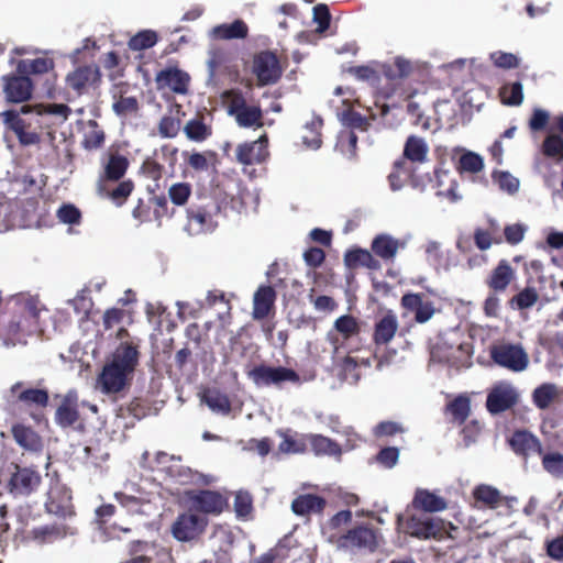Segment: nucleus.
<instances>
[{"instance_id":"e2e57ef3","label":"nucleus","mask_w":563,"mask_h":563,"mask_svg":"<svg viewBox=\"0 0 563 563\" xmlns=\"http://www.w3.org/2000/svg\"><path fill=\"white\" fill-rule=\"evenodd\" d=\"M284 439L278 445V451L284 454H298L307 450L303 439H297L288 434H283Z\"/></svg>"},{"instance_id":"4c0bfd02","label":"nucleus","mask_w":563,"mask_h":563,"mask_svg":"<svg viewBox=\"0 0 563 563\" xmlns=\"http://www.w3.org/2000/svg\"><path fill=\"white\" fill-rule=\"evenodd\" d=\"M68 533V527L64 523H52L34 528L32 537L40 543H52L56 540L63 539Z\"/></svg>"},{"instance_id":"13d9d810","label":"nucleus","mask_w":563,"mask_h":563,"mask_svg":"<svg viewBox=\"0 0 563 563\" xmlns=\"http://www.w3.org/2000/svg\"><path fill=\"white\" fill-rule=\"evenodd\" d=\"M489 59L497 68L501 69H514L520 64V58L517 55L503 51L490 53Z\"/></svg>"},{"instance_id":"2f4dec72","label":"nucleus","mask_w":563,"mask_h":563,"mask_svg":"<svg viewBox=\"0 0 563 563\" xmlns=\"http://www.w3.org/2000/svg\"><path fill=\"white\" fill-rule=\"evenodd\" d=\"M344 264L350 269L366 267L372 271H377L380 268L379 261L376 260L369 251L361 247L349 250L344 254Z\"/></svg>"},{"instance_id":"4468645a","label":"nucleus","mask_w":563,"mask_h":563,"mask_svg":"<svg viewBox=\"0 0 563 563\" xmlns=\"http://www.w3.org/2000/svg\"><path fill=\"white\" fill-rule=\"evenodd\" d=\"M208 520L191 511L181 512L172 525L173 537L180 542L198 539L206 530Z\"/></svg>"},{"instance_id":"b1692460","label":"nucleus","mask_w":563,"mask_h":563,"mask_svg":"<svg viewBox=\"0 0 563 563\" xmlns=\"http://www.w3.org/2000/svg\"><path fill=\"white\" fill-rule=\"evenodd\" d=\"M135 188L132 179L119 180L114 186H110V183L98 184L99 195L110 199L117 207L123 206Z\"/></svg>"},{"instance_id":"423d86ee","label":"nucleus","mask_w":563,"mask_h":563,"mask_svg":"<svg viewBox=\"0 0 563 563\" xmlns=\"http://www.w3.org/2000/svg\"><path fill=\"white\" fill-rule=\"evenodd\" d=\"M335 332L328 333V340L333 349V357L336 358L342 352H352L357 346L351 347L353 341H358L361 325L358 320L352 314L339 317L333 324Z\"/></svg>"},{"instance_id":"4be33fe9","label":"nucleus","mask_w":563,"mask_h":563,"mask_svg":"<svg viewBox=\"0 0 563 563\" xmlns=\"http://www.w3.org/2000/svg\"><path fill=\"white\" fill-rule=\"evenodd\" d=\"M79 420L78 397L75 391L67 393L55 412V422L62 428L73 427Z\"/></svg>"},{"instance_id":"aec40b11","label":"nucleus","mask_w":563,"mask_h":563,"mask_svg":"<svg viewBox=\"0 0 563 563\" xmlns=\"http://www.w3.org/2000/svg\"><path fill=\"white\" fill-rule=\"evenodd\" d=\"M3 92L7 101L21 103L32 97L33 82L29 76H24L23 74L20 76H8L4 78Z\"/></svg>"},{"instance_id":"a19ab883","label":"nucleus","mask_w":563,"mask_h":563,"mask_svg":"<svg viewBox=\"0 0 563 563\" xmlns=\"http://www.w3.org/2000/svg\"><path fill=\"white\" fill-rule=\"evenodd\" d=\"M428 151L423 139L410 135L404 146V157L412 163H423L427 159Z\"/></svg>"},{"instance_id":"5701e85b","label":"nucleus","mask_w":563,"mask_h":563,"mask_svg":"<svg viewBox=\"0 0 563 563\" xmlns=\"http://www.w3.org/2000/svg\"><path fill=\"white\" fill-rule=\"evenodd\" d=\"M130 162L128 157L119 153H110L103 172L99 176L98 184L118 183L128 172Z\"/></svg>"},{"instance_id":"774afa93","label":"nucleus","mask_w":563,"mask_h":563,"mask_svg":"<svg viewBox=\"0 0 563 563\" xmlns=\"http://www.w3.org/2000/svg\"><path fill=\"white\" fill-rule=\"evenodd\" d=\"M140 172L152 180H158L163 176L164 167L157 162V159L148 156L143 161Z\"/></svg>"},{"instance_id":"c03bdc74","label":"nucleus","mask_w":563,"mask_h":563,"mask_svg":"<svg viewBox=\"0 0 563 563\" xmlns=\"http://www.w3.org/2000/svg\"><path fill=\"white\" fill-rule=\"evenodd\" d=\"M339 369L338 377L341 382H345L350 385H355L361 378V369L357 361L346 355L339 363H336Z\"/></svg>"},{"instance_id":"7ed1b4c3","label":"nucleus","mask_w":563,"mask_h":563,"mask_svg":"<svg viewBox=\"0 0 563 563\" xmlns=\"http://www.w3.org/2000/svg\"><path fill=\"white\" fill-rule=\"evenodd\" d=\"M402 531L418 540H437L443 541L445 539H455L452 531H457L459 528L452 522L445 521L437 517H427L411 515L402 523Z\"/></svg>"},{"instance_id":"052dcab7","label":"nucleus","mask_w":563,"mask_h":563,"mask_svg":"<svg viewBox=\"0 0 563 563\" xmlns=\"http://www.w3.org/2000/svg\"><path fill=\"white\" fill-rule=\"evenodd\" d=\"M181 129V121L179 118L172 115H164L158 123V133L162 137L174 139L178 135Z\"/></svg>"},{"instance_id":"f8f14e48","label":"nucleus","mask_w":563,"mask_h":563,"mask_svg":"<svg viewBox=\"0 0 563 563\" xmlns=\"http://www.w3.org/2000/svg\"><path fill=\"white\" fill-rule=\"evenodd\" d=\"M249 378L258 387L262 386H277L280 387L284 383H291L295 385L301 384L299 374L289 367L284 366H268L260 364L254 366L249 373Z\"/></svg>"},{"instance_id":"ddd939ff","label":"nucleus","mask_w":563,"mask_h":563,"mask_svg":"<svg viewBox=\"0 0 563 563\" xmlns=\"http://www.w3.org/2000/svg\"><path fill=\"white\" fill-rule=\"evenodd\" d=\"M185 496L192 510L205 515L218 516L229 506L228 497L218 490H187Z\"/></svg>"},{"instance_id":"72a5a7b5","label":"nucleus","mask_w":563,"mask_h":563,"mask_svg":"<svg viewBox=\"0 0 563 563\" xmlns=\"http://www.w3.org/2000/svg\"><path fill=\"white\" fill-rule=\"evenodd\" d=\"M188 140L197 143L205 142L212 135V126L205 122L203 115H196L184 126Z\"/></svg>"},{"instance_id":"9b49d317","label":"nucleus","mask_w":563,"mask_h":563,"mask_svg":"<svg viewBox=\"0 0 563 563\" xmlns=\"http://www.w3.org/2000/svg\"><path fill=\"white\" fill-rule=\"evenodd\" d=\"M489 356L496 365L516 373L525 371L529 365V356L520 344H493L489 347Z\"/></svg>"},{"instance_id":"7c9ffc66","label":"nucleus","mask_w":563,"mask_h":563,"mask_svg":"<svg viewBox=\"0 0 563 563\" xmlns=\"http://www.w3.org/2000/svg\"><path fill=\"white\" fill-rule=\"evenodd\" d=\"M276 299V291L272 286H261L254 294L253 300V317L255 319L266 318Z\"/></svg>"},{"instance_id":"0eeeda50","label":"nucleus","mask_w":563,"mask_h":563,"mask_svg":"<svg viewBox=\"0 0 563 563\" xmlns=\"http://www.w3.org/2000/svg\"><path fill=\"white\" fill-rule=\"evenodd\" d=\"M44 506L48 514L62 519L70 518L76 514L71 490L60 481L56 473L49 478Z\"/></svg>"},{"instance_id":"c85d7f7f","label":"nucleus","mask_w":563,"mask_h":563,"mask_svg":"<svg viewBox=\"0 0 563 563\" xmlns=\"http://www.w3.org/2000/svg\"><path fill=\"white\" fill-rule=\"evenodd\" d=\"M14 441L23 449L38 452L43 449L42 438L31 427L15 423L11 429Z\"/></svg>"},{"instance_id":"cd10ccee","label":"nucleus","mask_w":563,"mask_h":563,"mask_svg":"<svg viewBox=\"0 0 563 563\" xmlns=\"http://www.w3.org/2000/svg\"><path fill=\"white\" fill-rule=\"evenodd\" d=\"M411 505L416 510L430 514L443 511L448 507V503L443 497L423 488L416 490Z\"/></svg>"},{"instance_id":"412c9836","label":"nucleus","mask_w":563,"mask_h":563,"mask_svg":"<svg viewBox=\"0 0 563 563\" xmlns=\"http://www.w3.org/2000/svg\"><path fill=\"white\" fill-rule=\"evenodd\" d=\"M155 81L158 88L167 87L175 93L184 95L188 91L190 77L177 67H167L156 74Z\"/></svg>"},{"instance_id":"69168bd1","label":"nucleus","mask_w":563,"mask_h":563,"mask_svg":"<svg viewBox=\"0 0 563 563\" xmlns=\"http://www.w3.org/2000/svg\"><path fill=\"white\" fill-rule=\"evenodd\" d=\"M40 114H48L54 115L60 120V122H65L71 113V109L64 103H46L38 106Z\"/></svg>"},{"instance_id":"6e6552de","label":"nucleus","mask_w":563,"mask_h":563,"mask_svg":"<svg viewBox=\"0 0 563 563\" xmlns=\"http://www.w3.org/2000/svg\"><path fill=\"white\" fill-rule=\"evenodd\" d=\"M382 534L379 530L369 523L358 525L339 537V549L347 551L374 552L379 545Z\"/></svg>"},{"instance_id":"f3484780","label":"nucleus","mask_w":563,"mask_h":563,"mask_svg":"<svg viewBox=\"0 0 563 563\" xmlns=\"http://www.w3.org/2000/svg\"><path fill=\"white\" fill-rule=\"evenodd\" d=\"M267 145L266 134L261 135L256 141L241 143L235 148V158L242 165L262 164L269 155Z\"/></svg>"},{"instance_id":"ea45409f","label":"nucleus","mask_w":563,"mask_h":563,"mask_svg":"<svg viewBox=\"0 0 563 563\" xmlns=\"http://www.w3.org/2000/svg\"><path fill=\"white\" fill-rule=\"evenodd\" d=\"M382 70L388 80L408 78L413 71L412 63L401 56H397L391 64H383Z\"/></svg>"},{"instance_id":"39448f33","label":"nucleus","mask_w":563,"mask_h":563,"mask_svg":"<svg viewBox=\"0 0 563 563\" xmlns=\"http://www.w3.org/2000/svg\"><path fill=\"white\" fill-rule=\"evenodd\" d=\"M8 402L13 407L24 408L33 419L36 411L48 406L49 394L46 388L27 386L24 382H16L8 391Z\"/></svg>"},{"instance_id":"20e7f679","label":"nucleus","mask_w":563,"mask_h":563,"mask_svg":"<svg viewBox=\"0 0 563 563\" xmlns=\"http://www.w3.org/2000/svg\"><path fill=\"white\" fill-rule=\"evenodd\" d=\"M229 115L235 119L240 128H262L264 114L260 104H247L240 89H229L222 95Z\"/></svg>"},{"instance_id":"0e129e2a","label":"nucleus","mask_w":563,"mask_h":563,"mask_svg":"<svg viewBox=\"0 0 563 563\" xmlns=\"http://www.w3.org/2000/svg\"><path fill=\"white\" fill-rule=\"evenodd\" d=\"M311 446L317 454H335L340 452L338 443L323 435L312 437Z\"/></svg>"},{"instance_id":"5fc2aeb1","label":"nucleus","mask_w":563,"mask_h":563,"mask_svg":"<svg viewBox=\"0 0 563 563\" xmlns=\"http://www.w3.org/2000/svg\"><path fill=\"white\" fill-rule=\"evenodd\" d=\"M539 299L538 291L533 287H526L521 291H519L517 295H515L509 303L511 307H515L519 310H525L528 308H531L537 303Z\"/></svg>"},{"instance_id":"680f3d73","label":"nucleus","mask_w":563,"mask_h":563,"mask_svg":"<svg viewBox=\"0 0 563 563\" xmlns=\"http://www.w3.org/2000/svg\"><path fill=\"white\" fill-rule=\"evenodd\" d=\"M431 358L439 363L454 365L455 350L452 346H448L445 342L437 343L431 350Z\"/></svg>"},{"instance_id":"4d7b16f0","label":"nucleus","mask_w":563,"mask_h":563,"mask_svg":"<svg viewBox=\"0 0 563 563\" xmlns=\"http://www.w3.org/2000/svg\"><path fill=\"white\" fill-rule=\"evenodd\" d=\"M57 219L64 223L69 225H78L81 222V211L73 203H63L57 212Z\"/></svg>"},{"instance_id":"58836bf2","label":"nucleus","mask_w":563,"mask_h":563,"mask_svg":"<svg viewBox=\"0 0 563 563\" xmlns=\"http://www.w3.org/2000/svg\"><path fill=\"white\" fill-rule=\"evenodd\" d=\"M249 27L243 20H235L232 23L220 24L212 29V35L219 40L245 38Z\"/></svg>"},{"instance_id":"e433bc0d","label":"nucleus","mask_w":563,"mask_h":563,"mask_svg":"<svg viewBox=\"0 0 563 563\" xmlns=\"http://www.w3.org/2000/svg\"><path fill=\"white\" fill-rule=\"evenodd\" d=\"M473 498L476 504H481L490 509L499 507L504 500V497L497 488L486 484L477 485L473 489Z\"/></svg>"},{"instance_id":"c9c22d12","label":"nucleus","mask_w":563,"mask_h":563,"mask_svg":"<svg viewBox=\"0 0 563 563\" xmlns=\"http://www.w3.org/2000/svg\"><path fill=\"white\" fill-rule=\"evenodd\" d=\"M445 413L450 421L457 426L463 424L471 413V400L466 396H457L445 406Z\"/></svg>"},{"instance_id":"a878e982","label":"nucleus","mask_w":563,"mask_h":563,"mask_svg":"<svg viewBox=\"0 0 563 563\" xmlns=\"http://www.w3.org/2000/svg\"><path fill=\"white\" fill-rule=\"evenodd\" d=\"M399 323L393 311L385 313L374 325L373 342L376 346L388 344L395 336Z\"/></svg>"},{"instance_id":"bb28decb","label":"nucleus","mask_w":563,"mask_h":563,"mask_svg":"<svg viewBox=\"0 0 563 563\" xmlns=\"http://www.w3.org/2000/svg\"><path fill=\"white\" fill-rule=\"evenodd\" d=\"M512 450L520 455L527 456L529 454L542 455L543 446L540 440L532 433L526 430L516 431L510 441Z\"/></svg>"},{"instance_id":"09e8293b","label":"nucleus","mask_w":563,"mask_h":563,"mask_svg":"<svg viewBox=\"0 0 563 563\" xmlns=\"http://www.w3.org/2000/svg\"><path fill=\"white\" fill-rule=\"evenodd\" d=\"M104 139V131L99 123L96 120H89L87 131L84 134L82 146L89 151L100 148L103 146Z\"/></svg>"},{"instance_id":"bf43d9fd","label":"nucleus","mask_w":563,"mask_h":563,"mask_svg":"<svg viewBox=\"0 0 563 563\" xmlns=\"http://www.w3.org/2000/svg\"><path fill=\"white\" fill-rule=\"evenodd\" d=\"M191 185L189 183H176L168 189V197L176 206H184L191 196Z\"/></svg>"},{"instance_id":"c756f323","label":"nucleus","mask_w":563,"mask_h":563,"mask_svg":"<svg viewBox=\"0 0 563 563\" xmlns=\"http://www.w3.org/2000/svg\"><path fill=\"white\" fill-rule=\"evenodd\" d=\"M327 506V500L314 494H303L296 497L291 503V510L297 516L321 514Z\"/></svg>"},{"instance_id":"f257e3e1","label":"nucleus","mask_w":563,"mask_h":563,"mask_svg":"<svg viewBox=\"0 0 563 563\" xmlns=\"http://www.w3.org/2000/svg\"><path fill=\"white\" fill-rule=\"evenodd\" d=\"M139 361V346L133 342H121L97 378L101 391L108 395L122 391L129 385Z\"/></svg>"},{"instance_id":"49530a36","label":"nucleus","mask_w":563,"mask_h":563,"mask_svg":"<svg viewBox=\"0 0 563 563\" xmlns=\"http://www.w3.org/2000/svg\"><path fill=\"white\" fill-rule=\"evenodd\" d=\"M206 405L216 412L228 415L231 411V401L229 397L218 389H208L202 395Z\"/></svg>"},{"instance_id":"864d4df0","label":"nucleus","mask_w":563,"mask_h":563,"mask_svg":"<svg viewBox=\"0 0 563 563\" xmlns=\"http://www.w3.org/2000/svg\"><path fill=\"white\" fill-rule=\"evenodd\" d=\"M113 98L112 110L119 117L136 113L140 109L139 101L135 97H124L122 91H120V96L117 97V95H114Z\"/></svg>"},{"instance_id":"f704fd0d","label":"nucleus","mask_w":563,"mask_h":563,"mask_svg":"<svg viewBox=\"0 0 563 563\" xmlns=\"http://www.w3.org/2000/svg\"><path fill=\"white\" fill-rule=\"evenodd\" d=\"M438 195L445 196L451 202H456L460 196L456 192L457 181L452 177L451 172L442 167L434 170Z\"/></svg>"},{"instance_id":"f03ea898","label":"nucleus","mask_w":563,"mask_h":563,"mask_svg":"<svg viewBox=\"0 0 563 563\" xmlns=\"http://www.w3.org/2000/svg\"><path fill=\"white\" fill-rule=\"evenodd\" d=\"M20 310L11 320L0 328V344L7 349L26 345L27 338L38 330L40 311L32 298L18 296L14 298Z\"/></svg>"},{"instance_id":"603ef678","label":"nucleus","mask_w":563,"mask_h":563,"mask_svg":"<svg viewBox=\"0 0 563 563\" xmlns=\"http://www.w3.org/2000/svg\"><path fill=\"white\" fill-rule=\"evenodd\" d=\"M484 168V162L481 155L474 152H466L461 155L456 169L459 173L477 174Z\"/></svg>"},{"instance_id":"37998d69","label":"nucleus","mask_w":563,"mask_h":563,"mask_svg":"<svg viewBox=\"0 0 563 563\" xmlns=\"http://www.w3.org/2000/svg\"><path fill=\"white\" fill-rule=\"evenodd\" d=\"M188 229L194 234H199L211 229L212 217L202 208L188 209Z\"/></svg>"},{"instance_id":"338daca9","label":"nucleus","mask_w":563,"mask_h":563,"mask_svg":"<svg viewBox=\"0 0 563 563\" xmlns=\"http://www.w3.org/2000/svg\"><path fill=\"white\" fill-rule=\"evenodd\" d=\"M410 170L405 159H398L394 163V170L389 174L388 179L394 190L400 189L404 185L402 176H409Z\"/></svg>"},{"instance_id":"de8ad7c7","label":"nucleus","mask_w":563,"mask_h":563,"mask_svg":"<svg viewBox=\"0 0 563 563\" xmlns=\"http://www.w3.org/2000/svg\"><path fill=\"white\" fill-rule=\"evenodd\" d=\"M499 98L506 106L518 107L523 101V87L520 81L506 82L499 88Z\"/></svg>"},{"instance_id":"a211bd4d","label":"nucleus","mask_w":563,"mask_h":563,"mask_svg":"<svg viewBox=\"0 0 563 563\" xmlns=\"http://www.w3.org/2000/svg\"><path fill=\"white\" fill-rule=\"evenodd\" d=\"M389 112V106L385 102L380 103L375 101L374 107L367 108L368 117L362 115L354 110H346L342 113V122L347 128L360 131H367L371 125V120H376L378 117H385Z\"/></svg>"},{"instance_id":"1a4fd4ad","label":"nucleus","mask_w":563,"mask_h":563,"mask_svg":"<svg viewBox=\"0 0 563 563\" xmlns=\"http://www.w3.org/2000/svg\"><path fill=\"white\" fill-rule=\"evenodd\" d=\"M251 71L256 77L258 87L277 84L284 73V67L276 52L265 49L253 55Z\"/></svg>"},{"instance_id":"dca6fc26","label":"nucleus","mask_w":563,"mask_h":563,"mask_svg":"<svg viewBox=\"0 0 563 563\" xmlns=\"http://www.w3.org/2000/svg\"><path fill=\"white\" fill-rule=\"evenodd\" d=\"M400 306L407 312L413 313L417 323L428 322L435 313L434 302L423 292L404 294Z\"/></svg>"},{"instance_id":"6ab92c4d","label":"nucleus","mask_w":563,"mask_h":563,"mask_svg":"<svg viewBox=\"0 0 563 563\" xmlns=\"http://www.w3.org/2000/svg\"><path fill=\"white\" fill-rule=\"evenodd\" d=\"M518 401V394L509 385H497L487 395L486 408L490 413H500L511 407Z\"/></svg>"},{"instance_id":"473e14b6","label":"nucleus","mask_w":563,"mask_h":563,"mask_svg":"<svg viewBox=\"0 0 563 563\" xmlns=\"http://www.w3.org/2000/svg\"><path fill=\"white\" fill-rule=\"evenodd\" d=\"M400 243L388 234H378L371 244L372 252L384 261H393Z\"/></svg>"},{"instance_id":"a18cd8bd","label":"nucleus","mask_w":563,"mask_h":563,"mask_svg":"<svg viewBox=\"0 0 563 563\" xmlns=\"http://www.w3.org/2000/svg\"><path fill=\"white\" fill-rule=\"evenodd\" d=\"M558 396L559 391L556 386L551 383H544L533 390L532 401L537 408L545 410L558 398Z\"/></svg>"},{"instance_id":"79ce46f5","label":"nucleus","mask_w":563,"mask_h":563,"mask_svg":"<svg viewBox=\"0 0 563 563\" xmlns=\"http://www.w3.org/2000/svg\"><path fill=\"white\" fill-rule=\"evenodd\" d=\"M55 63L52 58L37 57L35 59H22L18 64V71L27 75H42L54 69Z\"/></svg>"},{"instance_id":"393cba45","label":"nucleus","mask_w":563,"mask_h":563,"mask_svg":"<svg viewBox=\"0 0 563 563\" xmlns=\"http://www.w3.org/2000/svg\"><path fill=\"white\" fill-rule=\"evenodd\" d=\"M516 278V272L508 261L500 260L497 266L492 271L486 280V285L494 292H504Z\"/></svg>"},{"instance_id":"3c124183","label":"nucleus","mask_w":563,"mask_h":563,"mask_svg":"<svg viewBox=\"0 0 563 563\" xmlns=\"http://www.w3.org/2000/svg\"><path fill=\"white\" fill-rule=\"evenodd\" d=\"M544 156L563 162V137L559 134H549L542 143Z\"/></svg>"},{"instance_id":"8fccbe9b","label":"nucleus","mask_w":563,"mask_h":563,"mask_svg":"<svg viewBox=\"0 0 563 563\" xmlns=\"http://www.w3.org/2000/svg\"><path fill=\"white\" fill-rule=\"evenodd\" d=\"M158 41V35L153 30H143L132 36L128 43L132 51H143L153 47Z\"/></svg>"},{"instance_id":"6e6d98bb","label":"nucleus","mask_w":563,"mask_h":563,"mask_svg":"<svg viewBox=\"0 0 563 563\" xmlns=\"http://www.w3.org/2000/svg\"><path fill=\"white\" fill-rule=\"evenodd\" d=\"M542 466L553 477H563V454L559 452L542 453Z\"/></svg>"},{"instance_id":"2eb2a0df","label":"nucleus","mask_w":563,"mask_h":563,"mask_svg":"<svg viewBox=\"0 0 563 563\" xmlns=\"http://www.w3.org/2000/svg\"><path fill=\"white\" fill-rule=\"evenodd\" d=\"M101 82V73L98 65H82L66 76V85L78 96L87 93L89 89L97 88Z\"/></svg>"},{"instance_id":"9d476101","label":"nucleus","mask_w":563,"mask_h":563,"mask_svg":"<svg viewBox=\"0 0 563 563\" xmlns=\"http://www.w3.org/2000/svg\"><path fill=\"white\" fill-rule=\"evenodd\" d=\"M41 482L42 476L35 468L12 463L5 488L14 497H27L37 490Z\"/></svg>"}]
</instances>
